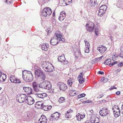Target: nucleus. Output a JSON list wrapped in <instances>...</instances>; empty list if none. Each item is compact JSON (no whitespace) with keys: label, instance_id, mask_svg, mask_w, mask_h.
Instances as JSON below:
<instances>
[{"label":"nucleus","instance_id":"1","mask_svg":"<svg viewBox=\"0 0 123 123\" xmlns=\"http://www.w3.org/2000/svg\"><path fill=\"white\" fill-rule=\"evenodd\" d=\"M23 78L27 82H30L32 81L33 77V74L31 72L25 71L23 72Z\"/></svg>","mask_w":123,"mask_h":123},{"label":"nucleus","instance_id":"2","mask_svg":"<svg viewBox=\"0 0 123 123\" xmlns=\"http://www.w3.org/2000/svg\"><path fill=\"white\" fill-rule=\"evenodd\" d=\"M51 9L49 7H45L43 8L42 12L41 15L43 16H48L52 13Z\"/></svg>","mask_w":123,"mask_h":123},{"label":"nucleus","instance_id":"3","mask_svg":"<svg viewBox=\"0 0 123 123\" xmlns=\"http://www.w3.org/2000/svg\"><path fill=\"white\" fill-rule=\"evenodd\" d=\"M94 24L92 22H90L86 24V27L87 31L90 32H92L94 27Z\"/></svg>","mask_w":123,"mask_h":123},{"label":"nucleus","instance_id":"4","mask_svg":"<svg viewBox=\"0 0 123 123\" xmlns=\"http://www.w3.org/2000/svg\"><path fill=\"white\" fill-rule=\"evenodd\" d=\"M26 97L27 96L25 94H22L17 96L16 99L18 102L22 103L25 101Z\"/></svg>","mask_w":123,"mask_h":123},{"label":"nucleus","instance_id":"5","mask_svg":"<svg viewBox=\"0 0 123 123\" xmlns=\"http://www.w3.org/2000/svg\"><path fill=\"white\" fill-rule=\"evenodd\" d=\"M107 8V6L105 5L101 6L99 8L98 15L100 17L102 16L104 14Z\"/></svg>","mask_w":123,"mask_h":123},{"label":"nucleus","instance_id":"6","mask_svg":"<svg viewBox=\"0 0 123 123\" xmlns=\"http://www.w3.org/2000/svg\"><path fill=\"white\" fill-rule=\"evenodd\" d=\"M114 116L117 117L120 115V110L118 106L116 105H114L112 108Z\"/></svg>","mask_w":123,"mask_h":123},{"label":"nucleus","instance_id":"7","mask_svg":"<svg viewBox=\"0 0 123 123\" xmlns=\"http://www.w3.org/2000/svg\"><path fill=\"white\" fill-rule=\"evenodd\" d=\"M10 80L11 82L13 83L16 84H19L21 83L20 80L13 75L11 76L10 78Z\"/></svg>","mask_w":123,"mask_h":123},{"label":"nucleus","instance_id":"8","mask_svg":"<svg viewBox=\"0 0 123 123\" xmlns=\"http://www.w3.org/2000/svg\"><path fill=\"white\" fill-rule=\"evenodd\" d=\"M108 110L106 108H102L99 111L100 115L102 116H107L108 114Z\"/></svg>","mask_w":123,"mask_h":123},{"label":"nucleus","instance_id":"9","mask_svg":"<svg viewBox=\"0 0 123 123\" xmlns=\"http://www.w3.org/2000/svg\"><path fill=\"white\" fill-rule=\"evenodd\" d=\"M25 102L28 105H31L34 102V100L31 96L27 97H26Z\"/></svg>","mask_w":123,"mask_h":123},{"label":"nucleus","instance_id":"10","mask_svg":"<svg viewBox=\"0 0 123 123\" xmlns=\"http://www.w3.org/2000/svg\"><path fill=\"white\" fill-rule=\"evenodd\" d=\"M55 36L57 37V38L59 39V41H62L63 42H64L65 40L63 38H62V37L61 33L59 31H56L55 33Z\"/></svg>","mask_w":123,"mask_h":123},{"label":"nucleus","instance_id":"11","mask_svg":"<svg viewBox=\"0 0 123 123\" xmlns=\"http://www.w3.org/2000/svg\"><path fill=\"white\" fill-rule=\"evenodd\" d=\"M107 48L104 45H101L97 48V49L101 53H103L106 50Z\"/></svg>","mask_w":123,"mask_h":123},{"label":"nucleus","instance_id":"12","mask_svg":"<svg viewBox=\"0 0 123 123\" xmlns=\"http://www.w3.org/2000/svg\"><path fill=\"white\" fill-rule=\"evenodd\" d=\"M85 115L84 114H80V113L77 114L76 115L77 120L78 121L82 120L85 117Z\"/></svg>","mask_w":123,"mask_h":123},{"label":"nucleus","instance_id":"13","mask_svg":"<svg viewBox=\"0 0 123 123\" xmlns=\"http://www.w3.org/2000/svg\"><path fill=\"white\" fill-rule=\"evenodd\" d=\"M66 14L65 11H63L60 13L59 19L61 21L64 20L66 17Z\"/></svg>","mask_w":123,"mask_h":123},{"label":"nucleus","instance_id":"14","mask_svg":"<svg viewBox=\"0 0 123 123\" xmlns=\"http://www.w3.org/2000/svg\"><path fill=\"white\" fill-rule=\"evenodd\" d=\"M61 114L60 113L56 112L55 113H54L51 115V117L53 120H57L60 117Z\"/></svg>","mask_w":123,"mask_h":123},{"label":"nucleus","instance_id":"15","mask_svg":"<svg viewBox=\"0 0 123 123\" xmlns=\"http://www.w3.org/2000/svg\"><path fill=\"white\" fill-rule=\"evenodd\" d=\"M38 121L40 123H47V118L44 115H42L40 119Z\"/></svg>","mask_w":123,"mask_h":123},{"label":"nucleus","instance_id":"16","mask_svg":"<svg viewBox=\"0 0 123 123\" xmlns=\"http://www.w3.org/2000/svg\"><path fill=\"white\" fill-rule=\"evenodd\" d=\"M61 41H59L58 39L53 37L51 39L50 43L52 45H55L58 44L59 42Z\"/></svg>","mask_w":123,"mask_h":123},{"label":"nucleus","instance_id":"17","mask_svg":"<svg viewBox=\"0 0 123 123\" xmlns=\"http://www.w3.org/2000/svg\"><path fill=\"white\" fill-rule=\"evenodd\" d=\"M23 89L26 93L29 95L32 93V88L28 87H23Z\"/></svg>","mask_w":123,"mask_h":123},{"label":"nucleus","instance_id":"18","mask_svg":"<svg viewBox=\"0 0 123 123\" xmlns=\"http://www.w3.org/2000/svg\"><path fill=\"white\" fill-rule=\"evenodd\" d=\"M49 62H44L42 63L41 67L46 72L47 70V69L48 66L50 67L49 65Z\"/></svg>","mask_w":123,"mask_h":123},{"label":"nucleus","instance_id":"19","mask_svg":"<svg viewBox=\"0 0 123 123\" xmlns=\"http://www.w3.org/2000/svg\"><path fill=\"white\" fill-rule=\"evenodd\" d=\"M73 112V110L70 109L65 113V117L67 118H71Z\"/></svg>","mask_w":123,"mask_h":123},{"label":"nucleus","instance_id":"20","mask_svg":"<svg viewBox=\"0 0 123 123\" xmlns=\"http://www.w3.org/2000/svg\"><path fill=\"white\" fill-rule=\"evenodd\" d=\"M43 104L42 101H39L36 102L35 105V107L37 109H42Z\"/></svg>","mask_w":123,"mask_h":123},{"label":"nucleus","instance_id":"21","mask_svg":"<svg viewBox=\"0 0 123 123\" xmlns=\"http://www.w3.org/2000/svg\"><path fill=\"white\" fill-rule=\"evenodd\" d=\"M6 78V75L4 74H2L0 71V82L5 81Z\"/></svg>","mask_w":123,"mask_h":123},{"label":"nucleus","instance_id":"22","mask_svg":"<svg viewBox=\"0 0 123 123\" xmlns=\"http://www.w3.org/2000/svg\"><path fill=\"white\" fill-rule=\"evenodd\" d=\"M83 73L81 72L80 75L78 76V78H80L79 79V81L80 84H82L85 81L84 79L82 78Z\"/></svg>","mask_w":123,"mask_h":123},{"label":"nucleus","instance_id":"23","mask_svg":"<svg viewBox=\"0 0 123 123\" xmlns=\"http://www.w3.org/2000/svg\"><path fill=\"white\" fill-rule=\"evenodd\" d=\"M96 118L98 119V118L96 117L95 115H92L90 119V121L92 123H97L98 122L96 121Z\"/></svg>","mask_w":123,"mask_h":123},{"label":"nucleus","instance_id":"24","mask_svg":"<svg viewBox=\"0 0 123 123\" xmlns=\"http://www.w3.org/2000/svg\"><path fill=\"white\" fill-rule=\"evenodd\" d=\"M60 89L63 91H65L67 89V87L66 85L64 83H62L60 85Z\"/></svg>","mask_w":123,"mask_h":123},{"label":"nucleus","instance_id":"25","mask_svg":"<svg viewBox=\"0 0 123 123\" xmlns=\"http://www.w3.org/2000/svg\"><path fill=\"white\" fill-rule=\"evenodd\" d=\"M49 66L50 67L48 66L47 68V70L46 72H52L54 70V67L50 63H49Z\"/></svg>","mask_w":123,"mask_h":123},{"label":"nucleus","instance_id":"26","mask_svg":"<svg viewBox=\"0 0 123 123\" xmlns=\"http://www.w3.org/2000/svg\"><path fill=\"white\" fill-rule=\"evenodd\" d=\"M49 81H45L39 84V87L42 88H43L45 89L46 86L47 84H48Z\"/></svg>","mask_w":123,"mask_h":123},{"label":"nucleus","instance_id":"27","mask_svg":"<svg viewBox=\"0 0 123 123\" xmlns=\"http://www.w3.org/2000/svg\"><path fill=\"white\" fill-rule=\"evenodd\" d=\"M42 73L43 72L42 71L39 70H37L35 71V75L36 77H39L42 74Z\"/></svg>","mask_w":123,"mask_h":123},{"label":"nucleus","instance_id":"28","mask_svg":"<svg viewBox=\"0 0 123 123\" xmlns=\"http://www.w3.org/2000/svg\"><path fill=\"white\" fill-rule=\"evenodd\" d=\"M41 48L43 50L46 51L49 48V46L45 43H43L41 46Z\"/></svg>","mask_w":123,"mask_h":123},{"label":"nucleus","instance_id":"29","mask_svg":"<svg viewBox=\"0 0 123 123\" xmlns=\"http://www.w3.org/2000/svg\"><path fill=\"white\" fill-rule=\"evenodd\" d=\"M52 106L51 105L48 106L43 105L42 109H43L45 111H48L50 110Z\"/></svg>","mask_w":123,"mask_h":123},{"label":"nucleus","instance_id":"30","mask_svg":"<svg viewBox=\"0 0 123 123\" xmlns=\"http://www.w3.org/2000/svg\"><path fill=\"white\" fill-rule=\"evenodd\" d=\"M81 55V53L79 51H77L75 52L74 55L75 58L76 60Z\"/></svg>","mask_w":123,"mask_h":123},{"label":"nucleus","instance_id":"31","mask_svg":"<svg viewBox=\"0 0 123 123\" xmlns=\"http://www.w3.org/2000/svg\"><path fill=\"white\" fill-rule=\"evenodd\" d=\"M74 81V80L73 78H70L67 81V83L68 85L71 86L73 83Z\"/></svg>","mask_w":123,"mask_h":123},{"label":"nucleus","instance_id":"32","mask_svg":"<svg viewBox=\"0 0 123 123\" xmlns=\"http://www.w3.org/2000/svg\"><path fill=\"white\" fill-rule=\"evenodd\" d=\"M37 94V96L38 97L43 99L47 97V94L44 93H38Z\"/></svg>","mask_w":123,"mask_h":123},{"label":"nucleus","instance_id":"33","mask_svg":"<svg viewBox=\"0 0 123 123\" xmlns=\"http://www.w3.org/2000/svg\"><path fill=\"white\" fill-rule=\"evenodd\" d=\"M65 59L64 55L59 56L58 58V60L59 62H63L65 61Z\"/></svg>","mask_w":123,"mask_h":123},{"label":"nucleus","instance_id":"34","mask_svg":"<svg viewBox=\"0 0 123 123\" xmlns=\"http://www.w3.org/2000/svg\"><path fill=\"white\" fill-rule=\"evenodd\" d=\"M77 92L75 90H71L70 92V95L71 96H74L77 94Z\"/></svg>","mask_w":123,"mask_h":123},{"label":"nucleus","instance_id":"35","mask_svg":"<svg viewBox=\"0 0 123 123\" xmlns=\"http://www.w3.org/2000/svg\"><path fill=\"white\" fill-rule=\"evenodd\" d=\"M41 87H39V86L37 88L33 89L34 91L37 92H41Z\"/></svg>","mask_w":123,"mask_h":123},{"label":"nucleus","instance_id":"36","mask_svg":"<svg viewBox=\"0 0 123 123\" xmlns=\"http://www.w3.org/2000/svg\"><path fill=\"white\" fill-rule=\"evenodd\" d=\"M65 101L66 99L64 98L61 97L59 98L58 101L60 103H62L65 102Z\"/></svg>","mask_w":123,"mask_h":123},{"label":"nucleus","instance_id":"37","mask_svg":"<svg viewBox=\"0 0 123 123\" xmlns=\"http://www.w3.org/2000/svg\"><path fill=\"white\" fill-rule=\"evenodd\" d=\"M63 1L66 4V5H68L72 3V0H63Z\"/></svg>","mask_w":123,"mask_h":123},{"label":"nucleus","instance_id":"38","mask_svg":"<svg viewBox=\"0 0 123 123\" xmlns=\"http://www.w3.org/2000/svg\"><path fill=\"white\" fill-rule=\"evenodd\" d=\"M97 2L96 0H91L90 1V4L91 6H94L96 4Z\"/></svg>","mask_w":123,"mask_h":123},{"label":"nucleus","instance_id":"39","mask_svg":"<svg viewBox=\"0 0 123 123\" xmlns=\"http://www.w3.org/2000/svg\"><path fill=\"white\" fill-rule=\"evenodd\" d=\"M111 59H108L105 61V64L107 65L109 64L110 66V64H111Z\"/></svg>","mask_w":123,"mask_h":123},{"label":"nucleus","instance_id":"40","mask_svg":"<svg viewBox=\"0 0 123 123\" xmlns=\"http://www.w3.org/2000/svg\"><path fill=\"white\" fill-rule=\"evenodd\" d=\"M51 85L50 82L49 81L48 84H47L45 89L47 90H50L51 88Z\"/></svg>","mask_w":123,"mask_h":123},{"label":"nucleus","instance_id":"41","mask_svg":"<svg viewBox=\"0 0 123 123\" xmlns=\"http://www.w3.org/2000/svg\"><path fill=\"white\" fill-rule=\"evenodd\" d=\"M39 77L42 80H45L46 78L45 75L43 72L42 74Z\"/></svg>","mask_w":123,"mask_h":123},{"label":"nucleus","instance_id":"42","mask_svg":"<svg viewBox=\"0 0 123 123\" xmlns=\"http://www.w3.org/2000/svg\"><path fill=\"white\" fill-rule=\"evenodd\" d=\"M33 89H34L39 86L38 83L36 82H34L32 84Z\"/></svg>","mask_w":123,"mask_h":123},{"label":"nucleus","instance_id":"43","mask_svg":"<svg viewBox=\"0 0 123 123\" xmlns=\"http://www.w3.org/2000/svg\"><path fill=\"white\" fill-rule=\"evenodd\" d=\"M108 79L107 78H105L104 77H102L101 78L100 81L104 83H105L108 81Z\"/></svg>","mask_w":123,"mask_h":123},{"label":"nucleus","instance_id":"44","mask_svg":"<svg viewBox=\"0 0 123 123\" xmlns=\"http://www.w3.org/2000/svg\"><path fill=\"white\" fill-rule=\"evenodd\" d=\"M84 41L85 44L86 48H90V44L89 42L85 40Z\"/></svg>","mask_w":123,"mask_h":123},{"label":"nucleus","instance_id":"45","mask_svg":"<svg viewBox=\"0 0 123 123\" xmlns=\"http://www.w3.org/2000/svg\"><path fill=\"white\" fill-rule=\"evenodd\" d=\"M86 94L84 93H82L78 95V97L79 98L85 97Z\"/></svg>","mask_w":123,"mask_h":123},{"label":"nucleus","instance_id":"46","mask_svg":"<svg viewBox=\"0 0 123 123\" xmlns=\"http://www.w3.org/2000/svg\"><path fill=\"white\" fill-rule=\"evenodd\" d=\"M94 32L97 36L98 33V28H96L94 29Z\"/></svg>","mask_w":123,"mask_h":123},{"label":"nucleus","instance_id":"47","mask_svg":"<svg viewBox=\"0 0 123 123\" xmlns=\"http://www.w3.org/2000/svg\"><path fill=\"white\" fill-rule=\"evenodd\" d=\"M117 61H115L111 63V64H110V66L111 67L114 64H117Z\"/></svg>","mask_w":123,"mask_h":123},{"label":"nucleus","instance_id":"48","mask_svg":"<svg viewBox=\"0 0 123 123\" xmlns=\"http://www.w3.org/2000/svg\"><path fill=\"white\" fill-rule=\"evenodd\" d=\"M13 0H6V2L8 4H10L12 2Z\"/></svg>","mask_w":123,"mask_h":123},{"label":"nucleus","instance_id":"49","mask_svg":"<svg viewBox=\"0 0 123 123\" xmlns=\"http://www.w3.org/2000/svg\"><path fill=\"white\" fill-rule=\"evenodd\" d=\"M86 49L85 50V52L87 53H89V48H86Z\"/></svg>","mask_w":123,"mask_h":123},{"label":"nucleus","instance_id":"50","mask_svg":"<svg viewBox=\"0 0 123 123\" xmlns=\"http://www.w3.org/2000/svg\"><path fill=\"white\" fill-rule=\"evenodd\" d=\"M104 96V95L103 94H99L97 97V98H102Z\"/></svg>","mask_w":123,"mask_h":123},{"label":"nucleus","instance_id":"51","mask_svg":"<svg viewBox=\"0 0 123 123\" xmlns=\"http://www.w3.org/2000/svg\"><path fill=\"white\" fill-rule=\"evenodd\" d=\"M107 102L105 100H102L99 101V102L101 103H105Z\"/></svg>","mask_w":123,"mask_h":123},{"label":"nucleus","instance_id":"52","mask_svg":"<svg viewBox=\"0 0 123 123\" xmlns=\"http://www.w3.org/2000/svg\"><path fill=\"white\" fill-rule=\"evenodd\" d=\"M98 74H100L102 75H103L104 74V73L103 72L99 71L98 72Z\"/></svg>","mask_w":123,"mask_h":123},{"label":"nucleus","instance_id":"53","mask_svg":"<svg viewBox=\"0 0 123 123\" xmlns=\"http://www.w3.org/2000/svg\"><path fill=\"white\" fill-rule=\"evenodd\" d=\"M103 56L102 55L99 58H96L97 60H99L101 59L103 57Z\"/></svg>","mask_w":123,"mask_h":123},{"label":"nucleus","instance_id":"54","mask_svg":"<svg viewBox=\"0 0 123 123\" xmlns=\"http://www.w3.org/2000/svg\"><path fill=\"white\" fill-rule=\"evenodd\" d=\"M123 65V63L121 62L118 65V66L119 67H122Z\"/></svg>","mask_w":123,"mask_h":123},{"label":"nucleus","instance_id":"55","mask_svg":"<svg viewBox=\"0 0 123 123\" xmlns=\"http://www.w3.org/2000/svg\"><path fill=\"white\" fill-rule=\"evenodd\" d=\"M110 89L111 90H112L114 89H117V88L115 86H111L110 88Z\"/></svg>","mask_w":123,"mask_h":123},{"label":"nucleus","instance_id":"56","mask_svg":"<svg viewBox=\"0 0 123 123\" xmlns=\"http://www.w3.org/2000/svg\"><path fill=\"white\" fill-rule=\"evenodd\" d=\"M54 90L52 89H51L49 91V92L50 93H52L54 92Z\"/></svg>","mask_w":123,"mask_h":123},{"label":"nucleus","instance_id":"57","mask_svg":"<svg viewBox=\"0 0 123 123\" xmlns=\"http://www.w3.org/2000/svg\"><path fill=\"white\" fill-rule=\"evenodd\" d=\"M120 50L122 52H123V44Z\"/></svg>","mask_w":123,"mask_h":123},{"label":"nucleus","instance_id":"58","mask_svg":"<svg viewBox=\"0 0 123 123\" xmlns=\"http://www.w3.org/2000/svg\"><path fill=\"white\" fill-rule=\"evenodd\" d=\"M120 92L119 91H117V92H116V94L117 95H118L119 94H120Z\"/></svg>","mask_w":123,"mask_h":123},{"label":"nucleus","instance_id":"59","mask_svg":"<svg viewBox=\"0 0 123 123\" xmlns=\"http://www.w3.org/2000/svg\"><path fill=\"white\" fill-rule=\"evenodd\" d=\"M121 70V69H118L116 70L117 73H118V72H120Z\"/></svg>","mask_w":123,"mask_h":123},{"label":"nucleus","instance_id":"60","mask_svg":"<svg viewBox=\"0 0 123 123\" xmlns=\"http://www.w3.org/2000/svg\"><path fill=\"white\" fill-rule=\"evenodd\" d=\"M90 112L92 114V115L94 114H93V111L92 110L90 111Z\"/></svg>","mask_w":123,"mask_h":123},{"label":"nucleus","instance_id":"61","mask_svg":"<svg viewBox=\"0 0 123 123\" xmlns=\"http://www.w3.org/2000/svg\"><path fill=\"white\" fill-rule=\"evenodd\" d=\"M121 108L122 109V110H123V104L122 105Z\"/></svg>","mask_w":123,"mask_h":123},{"label":"nucleus","instance_id":"62","mask_svg":"<svg viewBox=\"0 0 123 123\" xmlns=\"http://www.w3.org/2000/svg\"><path fill=\"white\" fill-rule=\"evenodd\" d=\"M123 110L122 111V114H123V110Z\"/></svg>","mask_w":123,"mask_h":123},{"label":"nucleus","instance_id":"63","mask_svg":"<svg viewBox=\"0 0 123 123\" xmlns=\"http://www.w3.org/2000/svg\"><path fill=\"white\" fill-rule=\"evenodd\" d=\"M1 87H0V90L1 89Z\"/></svg>","mask_w":123,"mask_h":123}]
</instances>
